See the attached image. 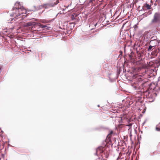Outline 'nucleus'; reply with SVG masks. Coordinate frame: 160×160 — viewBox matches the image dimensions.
<instances>
[{
  "instance_id": "obj_8",
  "label": "nucleus",
  "mask_w": 160,
  "mask_h": 160,
  "mask_svg": "<svg viewBox=\"0 0 160 160\" xmlns=\"http://www.w3.org/2000/svg\"><path fill=\"white\" fill-rule=\"evenodd\" d=\"M156 130L158 131H160V128H158L157 127H156Z\"/></svg>"
},
{
  "instance_id": "obj_1",
  "label": "nucleus",
  "mask_w": 160,
  "mask_h": 160,
  "mask_svg": "<svg viewBox=\"0 0 160 160\" xmlns=\"http://www.w3.org/2000/svg\"><path fill=\"white\" fill-rule=\"evenodd\" d=\"M15 6L11 16L14 17L13 18L14 21L18 18H20V20H21L23 18L22 16H25V15L26 13V10L21 5L19 2L16 3Z\"/></svg>"
},
{
  "instance_id": "obj_3",
  "label": "nucleus",
  "mask_w": 160,
  "mask_h": 160,
  "mask_svg": "<svg viewBox=\"0 0 160 160\" xmlns=\"http://www.w3.org/2000/svg\"><path fill=\"white\" fill-rule=\"evenodd\" d=\"M39 26L41 28H45L47 29H49L50 28V27H49L48 26H47L43 25H42L40 24L39 25Z\"/></svg>"
},
{
  "instance_id": "obj_5",
  "label": "nucleus",
  "mask_w": 160,
  "mask_h": 160,
  "mask_svg": "<svg viewBox=\"0 0 160 160\" xmlns=\"http://www.w3.org/2000/svg\"><path fill=\"white\" fill-rule=\"evenodd\" d=\"M32 25V22H28L27 23L26 25V26H31Z\"/></svg>"
},
{
  "instance_id": "obj_9",
  "label": "nucleus",
  "mask_w": 160,
  "mask_h": 160,
  "mask_svg": "<svg viewBox=\"0 0 160 160\" xmlns=\"http://www.w3.org/2000/svg\"><path fill=\"white\" fill-rule=\"evenodd\" d=\"M158 89L159 90H160V86H158Z\"/></svg>"
},
{
  "instance_id": "obj_10",
  "label": "nucleus",
  "mask_w": 160,
  "mask_h": 160,
  "mask_svg": "<svg viewBox=\"0 0 160 160\" xmlns=\"http://www.w3.org/2000/svg\"><path fill=\"white\" fill-rule=\"evenodd\" d=\"M95 1V0H90V2H92V1Z\"/></svg>"
},
{
  "instance_id": "obj_14",
  "label": "nucleus",
  "mask_w": 160,
  "mask_h": 160,
  "mask_svg": "<svg viewBox=\"0 0 160 160\" xmlns=\"http://www.w3.org/2000/svg\"><path fill=\"white\" fill-rule=\"evenodd\" d=\"M98 107H99V105H98Z\"/></svg>"
},
{
  "instance_id": "obj_13",
  "label": "nucleus",
  "mask_w": 160,
  "mask_h": 160,
  "mask_svg": "<svg viewBox=\"0 0 160 160\" xmlns=\"http://www.w3.org/2000/svg\"><path fill=\"white\" fill-rule=\"evenodd\" d=\"M42 23H44V22H43V21H42Z\"/></svg>"
},
{
  "instance_id": "obj_12",
  "label": "nucleus",
  "mask_w": 160,
  "mask_h": 160,
  "mask_svg": "<svg viewBox=\"0 0 160 160\" xmlns=\"http://www.w3.org/2000/svg\"><path fill=\"white\" fill-rule=\"evenodd\" d=\"M160 82V81H159V82H158V84H159V83H159V82Z\"/></svg>"
},
{
  "instance_id": "obj_11",
  "label": "nucleus",
  "mask_w": 160,
  "mask_h": 160,
  "mask_svg": "<svg viewBox=\"0 0 160 160\" xmlns=\"http://www.w3.org/2000/svg\"><path fill=\"white\" fill-rule=\"evenodd\" d=\"M112 132H112V131H111V132H110V134H112Z\"/></svg>"
},
{
  "instance_id": "obj_6",
  "label": "nucleus",
  "mask_w": 160,
  "mask_h": 160,
  "mask_svg": "<svg viewBox=\"0 0 160 160\" xmlns=\"http://www.w3.org/2000/svg\"><path fill=\"white\" fill-rule=\"evenodd\" d=\"M148 9H149L150 8L151 6L148 4H146L145 6Z\"/></svg>"
},
{
  "instance_id": "obj_2",
  "label": "nucleus",
  "mask_w": 160,
  "mask_h": 160,
  "mask_svg": "<svg viewBox=\"0 0 160 160\" xmlns=\"http://www.w3.org/2000/svg\"><path fill=\"white\" fill-rule=\"evenodd\" d=\"M160 22V13H155L154 15L153 18L151 21V23H156Z\"/></svg>"
},
{
  "instance_id": "obj_4",
  "label": "nucleus",
  "mask_w": 160,
  "mask_h": 160,
  "mask_svg": "<svg viewBox=\"0 0 160 160\" xmlns=\"http://www.w3.org/2000/svg\"><path fill=\"white\" fill-rule=\"evenodd\" d=\"M101 148H98L96 150V154H98L99 153H102L103 152V151L101 150Z\"/></svg>"
},
{
  "instance_id": "obj_7",
  "label": "nucleus",
  "mask_w": 160,
  "mask_h": 160,
  "mask_svg": "<svg viewBox=\"0 0 160 160\" xmlns=\"http://www.w3.org/2000/svg\"><path fill=\"white\" fill-rule=\"evenodd\" d=\"M152 46H151V45H150L148 48V51H150L152 50Z\"/></svg>"
}]
</instances>
